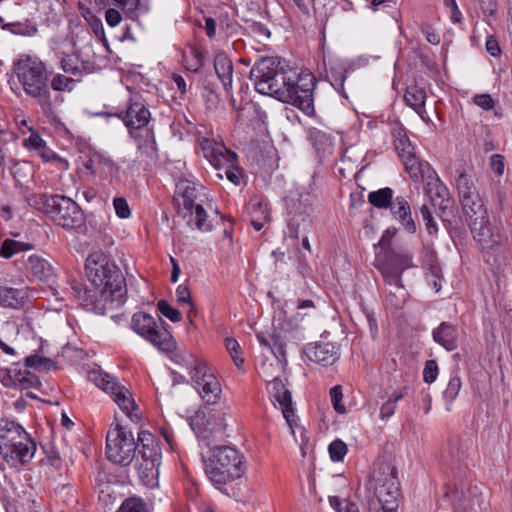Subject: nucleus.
<instances>
[{"label":"nucleus","instance_id":"1","mask_svg":"<svg viewBox=\"0 0 512 512\" xmlns=\"http://www.w3.org/2000/svg\"><path fill=\"white\" fill-rule=\"evenodd\" d=\"M280 64L274 57L262 58L254 64L250 78L256 91L290 103L305 115L312 116L315 112L313 90L316 78L309 72L287 73Z\"/></svg>","mask_w":512,"mask_h":512},{"label":"nucleus","instance_id":"2","mask_svg":"<svg viewBox=\"0 0 512 512\" xmlns=\"http://www.w3.org/2000/svg\"><path fill=\"white\" fill-rule=\"evenodd\" d=\"M85 269L90 286L81 283L72 286L74 296L85 310L105 315L123 303L125 279L118 266L110 262L104 253H91L86 260Z\"/></svg>","mask_w":512,"mask_h":512},{"label":"nucleus","instance_id":"3","mask_svg":"<svg viewBox=\"0 0 512 512\" xmlns=\"http://www.w3.org/2000/svg\"><path fill=\"white\" fill-rule=\"evenodd\" d=\"M13 69L25 95L36 101L50 123L56 122L50 91L52 72L47 65L37 57L24 55L14 62Z\"/></svg>","mask_w":512,"mask_h":512},{"label":"nucleus","instance_id":"4","mask_svg":"<svg viewBox=\"0 0 512 512\" xmlns=\"http://www.w3.org/2000/svg\"><path fill=\"white\" fill-rule=\"evenodd\" d=\"M202 459L209 481L222 492L227 484L240 479L247 469L244 455L228 445L211 448L210 454Z\"/></svg>","mask_w":512,"mask_h":512},{"label":"nucleus","instance_id":"5","mask_svg":"<svg viewBox=\"0 0 512 512\" xmlns=\"http://www.w3.org/2000/svg\"><path fill=\"white\" fill-rule=\"evenodd\" d=\"M36 443L16 421L0 417V455L10 465H24L32 460Z\"/></svg>","mask_w":512,"mask_h":512},{"label":"nucleus","instance_id":"6","mask_svg":"<svg viewBox=\"0 0 512 512\" xmlns=\"http://www.w3.org/2000/svg\"><path fill=\"white\" fill-rule=\"evenodd\" d=\"M31 200V205L42 211L54 224L66 230H76L85 224L81 207L69 197L40 194Z\"/></svg>","mask_w":512,"mask_h":512},{"label":"nucleus","instance_id":"7","mask_svg":"<svg viewBox=\"0 0 512 512\" xmlns=\"http://www.w3.org/2000/svg\"><path fill=\"white\" fill-rule=\"evenodd\" d=\"M413 256L408 252H401L395 249H388L385 258L377 259V267L380 270L385 282L388 285L395 286L396 292H389L387 300L396 308L402 307L405 302V292L402 285V273L413 267Z\"/></svg>","mask_w":512,"mask_h":512},{"label":"nucleus","instance_id":"8","mask_svg":"<svg viewBox=\"0 0 512 512\" xmlns=\"http://www.w3.org/2000/svg\"><path fill=\"white\" fill-rule=\"evenodd\" d=\"M161 448L156 437L149 431H141L137 437L135 466L144 485L154 486L159 475Z\"/></svg>","mask_w":512,"mask_h":512},{"label":"nucleus","instance_id":"9","mask_svg":"<svg viewBox=\"0 0 512 512\" xmlns=\"http://www.w3.org/2000/svg\"><path fill=\"white\" fill-rule=\"evenodd\" d=\"M374 495L380 505L376 512H398L401 490L396 469L389 463H381L373 476Z\"/></svg>","mask_w":512,"mask_h":512},{"label":"nucleus","instance_id":"10","mask_svg":"<svg viewBox=\"0 0 512 512\" xmlns=\"http://www.w3.org/2000/svg\"><path fill=\"white\" fill-rule=\"evenodd\" d=\"M179 191V213L186 219L189 226L195 227L201 232L212 230V224L207 220L200 193L194 183L182 181L177 185Z\"/></svg>","mask_w":512,"mask_h":512},{"label":"nucleus","instance_id":"11","mask_svg":"<svg viewBox=\"0 0 512 512\" xmlns=\"http://www.w3.org/2000/svg\"><path fill=\"white\" fill-rule=\"evenodd\" d=\"M159 328L155 318L147 313L138 312L132 317V329L163 353H171L176 349V342L168 330L169 325L160 320Z\"/></svg>","mask_w":512,"mask_h":512},{"label":"nucleus","instance_id":"12","mask_svg":"<svg viewBox=\"0 0 512 512\" xmlns=\"http://www.w3.org/2000/svg\"><path fill=\"white\" fill-rule=\"evenodd\" d=\"M89 379L97 387L110 394L114 402L132 422H138L141 419V413L130 391L120 385L115 377L101 370H93L89 373Z\"/></svg>","mask_w":512,"mask_h":512},{"label":"nucleus","instance_id":"13","mask_svg":"<svg viewBox=\"0 0 512 512\" xmlns=\"http://www.w3.org/2000/svg\"><path fill=\"white\" fill-rule=\"evenodd\" d=\"M137 440L131 431L117 425L107 433L106 454L108 459L121 466H128L135 458Z\"/></svg>","mask_w":512,"mask_h":512},{"label":"nucleus","instance_id":"14","mask_svg":"<svg viewBox=\"0 0 512 512\" xmlns=\"http://www.w3.org/2000/svg\"><path fill=\"white\" fill-rule=\"evenodd\" d=\"M187 365L191 379L201 398L207 404L217 403L222 393L221 385L207 364L190 355Z\"/></svg>","mask_w":512,"mask_h":512},{"label":"nucleus","instance_id":"15","mask_svg":"<svg viewBox=\"0 0 512 512\" xmlns=\"http://www.w3.org/2000/svg\"><path fill=\"white\" fill-rule=\"evenodd\" d=\"M117 116L122 119L125 126L132 129H141L149 123L151 113L145 105L144 100L138 94L132 95L126 111H122Z\"/></svg>","mask_w":512,"mask_h":512},{"label":"nucleus","instance_id":"16","mask_svg":"<svg viewBox=\"0 0 512 512\" xmlns=\"http://www.w3.org/2000/svg\"><path fill=\"white\" fill-rule=\"evenodd\" d=\"M204 157L217 170L227 167L233 168L237 155L235 152L228 150L224 145L216 143L209 139H204L200 143Z\"/></svg>","mask_w":512,"mask_h":512},{"label":"nucleus","instance_id":"17","mask_svg":"<svg viewBox=\"0 0 512 512\" xmlns=\"http://www.w3.org/2000/svg\"><path fill=\"white\" fill-rule=\"evenodd\" d=\"M267 390L270 394V397L279 404L283 417L289 426L292 427L295 417L292 395L291 392L286 388L284 381L279 377L274 378L268 383Z\"/></svg>","mask_w":512,"mask_h":512},{"label":"nucleus","instance_id":"18","mask_svg":"<svg viewBox=\"0 0 512 512\" xmlns=\"http://www.w3.org/2000/svg\"><path fill=\"white\" fill-rule=\"evenodd\" d=\"M21 269L29 281H48L54 275L51 263L38 254L23 256Z\"/></svg>","mask_w":512,"mask_h":512},{"label":"nucleus","instance_id":"19","mask_svg":"<svg viewBox=\"0 0 512 512\" xmlns=\"http://www.w3.org/2000/svg\"><path fill=\"white\" fill-rule=\"evenodd\" d=\"M304 353L309 361L322 366L333 365L339 359L338 348L333 343L309 344Z\"/></svg>","mask_w":512,"mask_h":512},{"label":"nucleus","instance_id":"20","mask_svg":"<svg viewBox=\"0 0 512 512\" xmlns=\"http://www.w3.org/2000/svg\"><path fill=\"white\" fill-rule=\"evenodd\" d=\"M468 225L474 235V239L483 250L494 249L500 245L501 236L492 231L489 226L488 217H486L484 221H479L478 224L471 223Z\"/></svg>","mask_w":512,"mask_h":512},{"label":"nucleus","instance_id":"21","mask_svg":"<svg viewBox=\"0 0 512 512\" xmlns=\"http://www.w3.org/2000/svg\"><path fill=\"white\" fill-rule=\"evenodd\" d=\"M406 172L414 182H422L429 180L435 176V170L427 161H422L417 158L416 154H412L410 157L402 161Z\"/></svg>","mask_w":512,"mask_h":512},{"label":"nucleus","instance_id":"22","mask_svg":"<svg viewBox=\"0 0 512 512\" xmlns=\"http://www.w3.org/2000/svg\"><path fill=\"white\" fill-rule=\"evenodd\" d=\"M436 343L447 351L455 350L459 345V331L456 325L442 322L432 333Z\"/></svg>","mask_w":512,"mask_h":512},{"label":"nucleus","instance_id":"23","mask_svg":"<svg viewBox=\"0 0 512 512\" xmlns=\"http://www.w3.org/2000/svg\"><path fill=\"white\" fill-rule=\"evenodd\" d=\"M460 203L468 224H478L479 221H484L488 217L480 195L468 197L461 200Z\"/></svg>","mask_w":512,"mask_h":512},{"label":"nucleus","instance_id":"24","mask_svg":"<svg viewBox=\"0 0 512 512\" xmlns=\"http://www.w3.org/2000/svg\"><path fill=\"white\" fill-rule=\"evenodd\" d=\"M390 209L394 218L401 223L407 232H416V224L411 216L410 205L404 197H396L392 202Z\"/></svg>","mask_w":512,"mask_h":512},{"label":"nucleus","instance_id":"25","mask_svg":"<svg viewBox=\"0 0 512 512\" xmlns=\"http://www.w3.org/2000/svg\"><path fill=\"white\" fill-rule=\"evenodd\" d=\"M455 173V186L460 201L468 197L480 195L475 183V176L472 172H468L464 168H458Z\"/></svg>","mask_w":512,"mask_h":512},{"label":"nucleus","instance_id":"26","mask_svg":"<svg viewBox=\"0 0 512 512\" xmlns=\"http://www.w3.org/2000/svg\"><path fill=\"white\" fill-rule=\"evenodd\" d=\"M214 69L224 90L229 93L232 90L233 64L227 54L218 53L215 56Z\"/></svg>","mask_w":512,"mask_h":512},{"label":"nucleus","instance_id":"27","mask_svg":"<svg viewBox=\"0 0 512 512\" xmlns=\"http://www.w3.org/2000/svg\"><path fill=\"white\" fill-rule=\"evenodd\" d=\"M28 298L26 289L0 286V305L3 307L18 309L23 307Z\"/></svg>","mask_w":512,"mask_h":512},{"label":"nucleus","instance_id":"28","mask_svg":"<svg viewBox=\"0 0 512 512\" xmlns=\"http://www.w3.org/2000/svg\"><path fill=\"white\" fill-rule=\"evenodd\" d=\"M404 99L408 106L422 116L426 101V93L424 89L416 85L409 86L406 88Z\"/></svg>","mask_w":512,"mask_h":512},{"label":"nucleus","instance_id":"29","mask_svg":"<svg viewBox=\"0 0 512 512\" xmlns=\"http://www.w3.org/2000/svg\"><path fill=\"white\" fill-rule=\"evenodd\" d=\"M33 248L34 245L32 243L7 238L1 244L0 256H2L5 259H10L11 257L20 252L29 251L32 250Z\"/></svg>","mask_w":512,"mask_h":512},{"label":"nucleus","instance_id":"30","mask_svg":"<svg viewBox=\"0 0 512 512\" xmlns=\"http://www.w3.org/2000/svg\"><path fill=\"white\" fill-rule=\"evenodd\" d=\"M11 370L15 382V388H19L21 390L30 389L37 387L40 383L35 374L25 369L13 368Z\"/></svg>","mask_w":512,"mask_h":512},{"label":"nucleus","instance_id":"31","mask_svg":"<svg viewBox=\"0 0 512 512\" xmlns=\"http://www.w3.org/2000/svg\"><path fill=\"white\" fill-rule=\"evenodd\" d=\"M393 190L385 187L377 191L370 192L368 195L369 202L377 208H388L392 204Z\"/></svg>","mask_w":512,"mask_h":512},{"label":"nucleus","instance_id":"32","mask_svg":"<svg viewBox=\"0 0 512 512\" xmlns=\"http://www.w3.org/2000/svg\"><path fill=\"white\" fill-rule=\"evenodd\" d=\"M78 58L73 55H64L60 61V67L65 73L80 75L83 71H90L89 63H82L80 66Z\"/></svg>","mask_w":512,"mask_h":512},{"label":"nucleus","instance_id":"33","mask_svg":"<svg viewBox=\"0 0 512 512\" xmlns=\"http://www.w3.org/2000/svg\"><path fill=\"white\" fill-rule=\"evenodd\" d=\"M394 137L395 147L402 161L410 157L412 154H415L414 147L405 133L399 130L394 134Z\"/></svg>","mask_w":512,"mask_h":512},{"label":"nucleus","instance_id":"34","mask_svg":"<svg viewBox=\"0 0 512 512\" xmlns=\"http://www.w3.org/2000/svg\"><path fill=\"white\" fill-rule=\"evenodd\" d=\"M462 382L458 375H455L450 378L446 389L443 391V398L447 403L446 410H452V403L457 398L459 391L461 389Z\"/></svg>","mask_w":512,"mask_h":512},{"label":"nucleus","instance_id":"35","mask_svg":"<svg viewBox=\"0 0 512 512\" xmlns=\"http://www.w3.org/2000/svg\"><path fill=\"white\" fill-rule=\"evenodd\" d=\"M117 512H150L148 504L138 496L126 498Z\"/></svg>","mask_w":512,"mask_h":512},{"label":"nucleus","instance_id":"36","mask_svg":"<svg viewBox=\"0 0 512 512\" xmlns=\"http://www.w3.org/2000/svg\"><path fill=\"white\" fill-rule=\"evenodd\" d=\"M248 213L250 219H261V216H266V220L270 221V210L268 208V203L264 200L254 198L248 204Z\"/></svg>","mask_w":512,"mask_h":512},{"label":"nucleus","instance_id":"37","mask_svg":"<svg viewBox=\"0 0 512 512\" xmlns=\"http://www.w3.org/2000/svg\"><path fill=\"white\" fill-rule=\"evenodd\" d=\"M428 192H433L437 198H440L442 202H450L449 191L446 186L440 181L437 174L431 177L427 182Z\"/></svg>","mask_w":512,"mask_h":512},{"label":"nucleus","instance_id":"38","mask_svg":"<svg viewBox=\"0 0 512 512\" xmlns=\"http://www.w3.org/2000/svg\"><path fill=\"white\" fill-rule=\"evenodd\" d=\"M74 80L63 74H55L50 77V90L54 91H71L73 89Z\"/></svg>","mask_w":512,"mask_h":512},{"label":"nucleus","instance_id":"39","mask_svg":"<svg viewBox=\"0 0 512 512\" xmlns=\"http://www.w3.org/2000/svg\"><path fill=\"white\" fill-rule=\"evenodd\" d=\"M106 3L120 9L127 16H131L140 6V0H106Z\"/></svg>","mask_w":512,"mask_h":512},{"label":"nucleus","instance_id":"40","mask_svg":"<svg viewBox=\"0 0 512 512\" xmlns=\"http://www.w3.org/2000/svg\"><path fill=\"white\" fill-rule=\"evenodd\" d=\"M328 451L332 461L341 462L347 454L348 448L346 443L340 439H336L329 444Z\"/></svg>","mask_w":512,"mask_h":512},{"label":"nucleus","instance_id":"41","mask_svg":"<svg viewBox=\"0 0 512 512\" xmlns=\"http://www.w3.org/2000/svg\"><path fill=\"white\" fill-rule=\"evenodd\" d=\"M158 311L170 321L177 323L182 320L181 313L172 307L166 300H159L157 302Z\"/></svg>","mask_w":512,"mask_h":512},{"label":"nucleus","instance_id":"42","mask_svg":"<svg viewBox=\"0 0 512 512\" xmlns=\"http://www.w3.org/2000/svg\"><path fill=\"white\" fill-rule=\"evenodd\" d=\"M28 130L30 131V135L23 140V146L34 154L41 148L45 141L33 127H28Z\"/></svg>","mask_w":512,"mask_h":512},{"label":"nucleus","instance_id":"43","mask_svg":"<svg viewBox=\"0 0 512 512\" xmlns=\"http://www.w3.org/2000/svg\"><path fill=\"white\" fill-rule=\"evenodd\" d=\"M186 68L190 71H198L202 66L203 57L199 50L191 48L189 55L185 56Z\"/></svg>","mask_w":512,"mask_h":512},{"label":"nucleus","instance_id":"44","mask_svg":"<svg viewBox=\"0 0 512 512\" xmlns=\"http://www.w3.org/2000/svg\"><path fill=\"white\" fill-rule=\"evenodd\" d=\"M226 348L231 355L235 365L239 368L244 363V359L240 356L241 347L239 343L235 339L228 338L226 339Z\"/></svg>","mask_w":512,"mask_h":512},{"label":"nucleus","instance_id":"45","mask_svg":"<svg viewBox=\"0 0 512 512\" xmlns=\"http://www.w3.org/2000/svg\"><path fill=\"white\" fill-rule=\"evenodd\" d=\"M330 397L334 410L339 414H344L346 412V408L342 404L343 393L341 386L336 385L331 388Z\"/></svg>","mask_w":512,"mask_h":512},{"label":"nucleus","instance_id":"46","mask_svg":"<svg viewBox=\"0 0 512 512\" xmlns=\"http://www.w3.org/2000/svg\"><path fill=\"white\" fill-rule=\"evenodd\" d=\"M113 207L116 215L121 219H127L131 215V210L127 200L123 197H115L113 199Z\"/></svg>","mask_w":512,"mask_h":512},{"label":"nucleus","instance_id":"47","mask_svg":"<svg viewBox=\"0 0 512 512\" xmlns=\"http://www.w3.org/2000/svg\"><path fill=\"white\" fill-rule=\"evenodd\" d=\"M204 423V417L200 415L195 416L191 419L190 426L195 432L200 441H205L208 438V432L211 431L208 428H202L201 425Z\"/></svg>","mask_w":512,"mask_h":512},{"label":"nucleus","instance_id":"48","mask_svg":"<svg viewBox=\"0 0 512 512\" xmlns=\"http://www.w3.org/2000/svg\"><path fill=\"white\" fill-rule=\"evenodd\" d=\"M438 376V365L435 360H428L425 363V367L423 370V380L431 384L433 383Z\"/></svg>","mask_w":512,"mask_h":512},{"label":"nucleus","instance_id":"49","mask_svg":"<svg viewBox=\"0 0 512 512\" xmlns=\"http://www.w3.org/2000/svg\"><path fill=\"white\" fill-rule=\"evenodd\" d=\"M420 213L423 221L425 222L426 228L430 234H434L437 231V225L433 219L430 208L427 205H423L420 208Z\"/></svg>","mask_w":512,"mask_h":512},{"label":"nucleus","instance_id":"50","mask_svg":"<svg viewBox=\"0 0 512 512\" xmlns=\"http://www.w3.org/2000/svg\"><path fill=\"white\" fill-rule=\"evenodd\" d=\"M119 10L120 9L111 6L106 10L105 20L110 27H116L122 21V15Z\"/></svg>","mask_w":512,"mask_h":512},{"label":"nucleus","instance_id":"51","mask_svg":"<svg viewBox=\"0 0 512 512\" xmlns=\"http://www.w3.org/2000/svg\"><path fill=\"white\" fill-rule=\"evenodd\" d=\"M473 101L477 106L481 107L486 111L491 110L495 105L494 100L489 94H477L474 96Z\"/></svg>","mask_w":512,"mask_h":512},{"label":"nucleus","instance_id":"52","mask_svg":"<svg viewBox=\"0 0 512 512\" xmlns=\"http://www.w3.org/2000/svg\"><path fill=\"white\" fill-rule=\"evenodd\" d=\"M176 299L178 304L184 305V304H190L191 307H193L191 303V294L187 286L185 285H179L176 288Z\"/></svg>","mask_w":512,"mask_h":512},{"label":"nucleus","instance_id":"53","mask_svg":"<svg viewBox=\"0 0 512 512\" xmlns=\"http://www.w3.org/2000/svg\"><path fill=\"white\" fill-rule=\"evenodd\" d=\"M504 157L500 154H493L490 157V168L497 175L501 176L504 173Z\"/></svg>","mask_w":512,"mask_h":512},{"label":"nucleus","instance_id":"54","mask_svg":"<svg viewBox=\"0 0 512 512\" xmlns=\"http://www.w3.org/2000/svg\"><path fill=\"white\" fill-rule=\"evenodd\" d=\"M427 282L436 292L441 289V275L438 268H431L427 274Z\"/></svg>","mask_w":512,"mask_h":512},{"label":"nucleus","instance_id":"55","mask_svg":"<svg viewBox=\"0 0 512 512\" xmlns=\"http://www.w3.org/2000/svg\"><path fill=\"white\" fill-rule=\"evenodd\" d=\"M485 46L487 52L491 56L498 57L501 55V48L499 46L498 40L494 36L490 35L487 37Z\"/></svg>","mask_w":512,"mask_h":512},{"label":"nucleus","instance_id":"56","mask_svg":"<svg viewBox=\"0 0 512 512\" xmlns=\"http://www.w3.org/2000/svg\"><path fill=\"white\" fill-rule=\"evenodd\" d=\"M34 155L41 157L45 162L53 161L57 158V154L46 145V142Z\"/></svg>","mask_w":512,"mask_h":512},{"label":"nucleus","instance_id":"57","mask_svg":"<svg viewBox=\"0 0 512 512\" xmlns=\"http://www.w3.org/2000/svg\"><path fill=\"white\" fill-rule=\"evenodd\" d=\"M396 411V405L393 403V401H387L385 402L381 409H380V416L381 419L385 420L394 415Z\"/></svg>","mask_w":512,"mask_h":512},{"label":"nucleus","instance_id":"58","mask_svg":"<svg viewBox=\"0 0 512 512\" xmlns=\"http://www.w3.org/2000/svg\"><path fill=\"white\" fill-rule=\"evenodd\" d=\"M43 357L39 355H29L25 358V365L34 369L42 368Z\"/></svg>","mask_w":512,"mask_h":512},{"label":"nucleus","instance_id":"59","mask_svg":"<svg viewBox=\"0 0 512 512\" xmlns=\"http://www.w3.org/2000/svg\"><path fill=\"white\" fill-rule=\"evenodd\" d=\"M422 32L424 33L426 40L433 44L437 45L440 43V36L435 31H433L429 26H426L422 29Z\"/></svg>","mask_w":512,"mask_h":512},{"label":"nucleus","instance_id":"60","mask_svg":"<svg viewBox=\"0 0 512 512\" xmlns=\"http://www.w3.org/2000/svg\"><path fill=\"white\" fill-rule=\"evenodd\" d=\"M0 382L5 387L15 388V382L11 369H8L4 371L2 374H0Z\"/></svg>","mask_w":512,"mask_h":512},{"label":"nucleus","instance_id":"61","mask_svg":"<svg viewBox=\"0 0 512 512\" xmlns=\"http://www.w3.org/2000/svg\"><path fill=\"white\" fill-rule=\"evenodd\" d=\"M224 170H225V175H226V177H227V179L229 181H231L232 183H234L236 185L239 184V182H240V173L235 168V165L233 166V168L227 167Z\"/></svg>","mask_w":512,"mask_h":512},{"label":"nucleus","instance_id":"62","mask_svg":"<svg viewBox=\"0 0 512 512\" xmlns=\"http://www.w3.org/2000/svg\"><path fill=\"white\" fill-rule=\"evenodd\" d=\"M205 31L209 38H213L216 34V21L209 17L205 20Z\"/></svg>","mask_w":512,"mask_h":512},{"label":"nucleus","instance_id":"63","mask_svg":"<svg viewBox=\"0 0 512 512\" xmlns=\"http://www.w3.org/2000/svg\"><path fill=\"white\" fill-rule=\"evenodd\" d=\"M170 260L172 263L171 281L175 283L178 281L181 269L178 262L173 257H171Z\"/></svg>","mask_w":512,"mask_h":512},{"label":"nucleus","instance_id":"64","mask_svg":"<svg viewBox=\"0 0 512 512\" xmlns=\"http://www.w3.org/2000/svg\"><path fill=\"white\" fill-rule=\"evenodd\" d=\"M269 221L266 220V216H261V219H250V223L256 231H260L266 223Z\"/></svg>","mask_w":512,"mask_h":512}]
</instances>
